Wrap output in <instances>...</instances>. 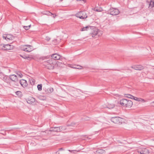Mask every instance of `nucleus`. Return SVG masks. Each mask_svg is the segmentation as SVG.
<instances>
[{"mask_svg":"<svg viewBox=\"0 0 154 154\" xmlns=\"http://www.w3.org/2000/svg\"><path fill=\"white\" fill-rule=\"evenodd\" d=\"M91 29V28L88 26H87L85 27H83L81 31H85L89 30Z\"/></svg>","mask_w":154,"mask_h":154,"instance_id":"nucleus-21","label":"nucleus"},{"mask_svg":"<svg viewBox=\"0 0 154 154\" xmlns=\"http://www.w3.org/2000/svg\"><path fill=\"white\" fill-rule=\"evenodd\" d=\"M27 58L26 59H27L28 60H30L31 59V58L29 56L27 57Z\"/></svg>","mask_w":154,"mask_h":154,"instance_id":"nucleus-39","label":"nucleus"},{"mask_svg":"<svg viewBox=\"0 0 154 154\" xmlns=\"http://www.w3.org/2000/svg\"><path fill=\"white\" fill-rule=\"evenodd\" d=\"M75 125V123L74 122H72L70 124H67L66 125L67 127H69V126H74Z\"/></svg>","mask_w":154,"mask_h":154,"instance_id":"nucleus-29","label":"nucleus"},{"mask_svg":"<svg viewBox=\"0 0 154 154\" xmlns=\"http://www.w3.org/2000/svg\"><path fill=\"white\" fill-rule=\"evenodd\" d=\"M10 79L12 81L14 82H17L18 81L17 76L15 75H10Z\"/></svg>","mask_w":154,"mask_h":154,"instance_id":"nucleus-12","label":"nucleus"},{"mask_svg":"<svg viewBox=\"0 0 154 154\" xmlns=\"http://www.w3.org/2000/svg\"><path fill=\"white\" fill-rule=\"evenodd\" d=\"M31 26V25L28 26H24L23 28L26 30H28L30 28Z\"/></svg>","mask_w":154,"mask_h":154,"instance_id":"nucleus-30","label":"nucleus"},{"mask_svg":"<svg viewBox=\"0 0 154 154\" xmlns=\"http://www.w3.org/2000/svg\"><path fill=\"white\" fill-rule=\"evenodd\" d=\"M109 13L112 15H116L118 14L120 12L118 9L116 8H110L108 11Z\"/></svg>","mask_w":154,"mask_h":154,"instance_id":"nucleus-5","label":"nucleus"},{"mask_svg":"<svg viewBox=\"0 0 154 154\" xmlns=\"http://www.w3.org/2000/svg\"><path fill=\"white\" fill-rule=\"evenodd\" d=\"M94 11H99L98 9H95Z\"/></svg>","mask_w":154,"mask_h":154,"instance_id":"nucleus-41","label":"nucleus"},{"mask_svg":"<svg viewBox=\"0 0 154 154\" xmlns=\"http://www.w3.org/2000/svg\"><path fill=\"white\" fill-rule=\"evenodd\" d=\"M57 132H60L61 131V126L57 127Z\"/></svg>","mask_w":154,"mask_h":154,"instance_id":"nucleus-35","label":"nucleus"},{"mask_svg":"<svg viewBox=\"0 0 154 154\" xmlns=\"http://www.w3.org/2000/svg\"><path fill=\"white\" fill-rule=\"evenodd\" d=\"M19 83L21 85L23 88H25L27 86L28 84L27 81L24 79H21L19 81Z\"/></svg>","mask_w":154,"mask_h":154,"instance_id":"nucleus-11","label":"nucleus"},{"mask_svg":"<svg viewBox=\"0 0 154 154\" xmlns=\"http://www.w3.org/2000/svg\"><path fill=\"white\" fill-rule=\"evenodd\" d=\"M50 131L57 132V127H51L49 130Z\"/></svg>","mask_w":154,"mask_h":154,"instance_id":"nucleus-23","label":"nucleus"},{"mask_svg":"<svg viewBox=\"0 0 154 154\" xmlns=\"http://www.w3.org/2000/svg\"><path fill=\"white\" fill-rule=\"evenodd\" d=\"M152 103H154V101H153V102H152Z\"/></svg>","mask_w":154,"mask_h":154,"instance_id":"nucleus-44","label":"nucleus"},{"mask_svg":"<svg viewBox=\"0 0 154 154\" xmlns=\"http://www.w3.org/2000/svg\"><path fill=\"white\" fill-rule=\"evenodd\" d=\"M50 38L48 37H46V40L47 41H49L50 40Z\"/></svg>","mask_w":154,"mask_h":154,"instance_id":"nucleus-37","label":"nucleus"},{"mask_svg":"<svg viewBox=\"0 0 154 154\" xmlns=\"http://www.w3.org/2000/svg\"><path fill=\"white\" fill-rule=\"evenodd\" d=\"M133 99L136 101H137L140 102H145V101L144 100V99L140 98H137L136 97H134V98Z\"/></svg>","mask_w":154,"mask_h":154,"instance_id":"nucleus-18","label":"nucleus"},{"mask_svg":"<svg viewBox=\"0 0 154 154\" xmlns=\"http://www.w3.org/2000/svg\"><path fill=\"white\" fill-rule=\"evenodd\" d=\"M97 34L98 29L95 28L91 33L92 36L93 37H94L96 36L97 35Z\"/></svg>","mask_w":154,"mask_h":154,"instance_id":"nucleus-16","label":"nucleus"},{"mask_svg":"<svg viewBox=\"0 0 154 154\" xmlns=\"http://www.w3.org/2000/svg\"><path fill=\"white\" fill-rule=\"evenodd\" d=\"M22 92L20 91H18L16 92V95L20 96Z\"/></svg>","mask_w":154,"mask_h":154,"instance_id":"nucleus-34","label":"nucleus"},{"mask_svg":"<svg viewBox=\"0 0 154 154\" xmlns=\"http://www.w3.org/2000/svg\"><path fill=\"white\" fill-rule=\"evenodd\" d=\"M69 151H70L71 153H76L78 152H79V151H77L76 150H69Z\"/></svg>","mask_w":154,"mask_h":154,"instance_id":"nucleus-33","label":"nucleus"},{"mask_svg":"<svg viewBox=\"0 0 154 154\" xmlns=\"http://www.w3.org/2000/svg\"><path fill=\"white\" fill-rule=\"evenodd\" d=\"M49 57L42 56L39 59L43 61H44L42 62V63L44 66L45 68L48 69H54V66L53 65V62L52 60L51 59L47 60H45L47 59Z\"/></svg>","mask_w":154,"mask_h":154,"instance_id":"nucleus-1","label":"nucleus"},{"mask_svg":"<svg viewBox=\"0 0 154 154\" xmlns=\"http://www.w3.org/2000/svg\"><path fill=\"white\" fill-rule=\"evenodd\" d=\"M126 97H128V98H131V99H134V96L130 94H127V96Z\"/></svg>","mask_w":154,"mask_h":154,"instance_id":"nucleus-28","label":"nucleus"},{"mask_svg":"<svg viewBox=\"0 0 154 154\" xmlns=\"http://www.w3.org/2000/svg\"><path fill=\"white\" fill-rule=\"evenodd\" d=\"M45 14H47L48 15H53V17L54 18H55V17L56 16V15H54V14H52L49 11L47 12V13H45Z\"/></svg>","mask_w":154,"mask_h":154,"instance_id":"nucleus-26","label":"nucleus"},{"mask_svg":"<svg viewBox=\"0 0 154 154\" xmlns=\"http://www.w3.org/2000/svg\"><path fill=\"white\" fill-rule=\"evenodd\" d=\"M131 68L137 70H141L143 69L144 68L143 66L139 65L132 66H131Z\"/></svg>","mask_w":154,"mask_h":154,"instance_id":"nucleus-10","label":"nucleus"},{"mask_svg":"<svg viewBox=\"0 0 154 154\" xmlns=\"http://www.w3.org/2000/svg\"><path fill=\"white\" fill-rule=\"evenodd\" d=\"M123 119L119 117L116 116L111 118V121L115 124H122Z\"/></svg>","mask_w":154,"mask_h":154,"instance_id":"nucleus-3","label":"nucleus"},{"mask_svg":"<svg viewBox=\"0 0 154 154\" xmlns=\"http://www.w3.org/2000/svg\"><path fill=\"white\" fill-rule=\"evenodd\" d=\"M29 82L31 85H34L35 80L34 79L31 78L29 79Z\"/></svg>","mask_w":154,"mask_h":154,"instance_id":"nucleus-19","label":"nucleus"},{"mask_svg":"<svg viewBox=\"0 0 154 154\" xmlns=\"http://www.w3.org/2000/svg\"><path fill=\"white\" fill-rule=\"evenodd\" d=\"M63 148H60V149H59V150H63Z\"/></svg>","mask_w":154,"mask_h":154,"instance_id":"nucleus-43","label":"nucleus"},{"mask_svg":"<svg viewBox=\"0 0 154 154\" xmlns=\"http://www.w3.org/2000/svg\"><path fill=\"white\" fill-rule=\"evenodd\" d=\"M120 104L122 106L130 108L133 105V102L130 100L127 99H123L120 101Z\"/></svg>","mask_w":154,"mask_h":154,"instance_id":"nucleus-2","label":"nucleus"},{"mask_svg":"<svg viewBox=\"0 0 154 154\" xmlns=\"http://www.w3.org/2000/svg\"><path fill=\"white\" fill-rule=\"evenodd\" d=\"M51 57L52 59L55 60H59L60 59V56L57 54H54L51 55Z\"/></svg>","mask_w":154,"mask_h":154,"instance_id":"nucleus-14","label":"nucleus"},{"mask_svg":"<svg viewBox=\"0 0 154 154\" xmlns=\"http://www.w3.org/2000/svg\"><path fill=\"white\" fill-rule=\"evenodd\" d=\"M56 154H59V153L58 151H57L56 152Z\"/></svg>","mask_w":154,"mask_h":154,"instance_id":"nucleus-42","label":"nucleus"},{"mask_svg":"<svg viewBox=\"0 0 154 154\" xmlns=\"http://www.w3.org/2000/svg\"><path fill=\"white\" fill-rule=\"evenodd\" d=\"M97 154H103L105 152V151L102 149H99L97 150L96 152Z\"/></svg>","mask_w":154,"mask_h":154,"instance_id":"nucleus-17","label":"nucleus"},{"mask_svg":"<svg viewBox=\"0 0 154 154\" xmlns=\"http://www.w3.org/2000/svg\"><path fill=\"white\" fill-rule=\"evenodd\" d=\"M14 46L8 44L3 45L2 49L3 50H8L12 49Z\"/></svg>","mask_w":154,"mask_h":154,"instance_id":"nucleus-7","label":"nucleus"},{"mask_svg":"<svg viewBox=\"0 0 154 154\" xmlns=\"http://www.w3.org/2000/svg\"><path fill=\"white\" fill-rule=\"evenodd\" d=\"M61 1H63V0H60Z\"/></svg>","mask_w":154,"mask_h":154,"instance_id":"nucleus-45","label":"nucleus"},{"mask_svg":"<svg viewBox=\"0 0 154 154\" xmlns=\"http://www.w3.org/2000/svg\"><path fill=\"white\" fill-rule=\"evenodd\" d=\"M17 75L20 78H21L23 76V75L21 73L18 74L17 73Z\"/></svg>","mask_w":154,"mask_h":154,"instance_id":"nucleus-36","label":"nucleus"},{"mask_svg":"<svg viewBox=\"0 0 154 154\" xmlns=\"http://www.w3.org/2000/svg\"><path fill=\"white\" fill-rule=\"evenodd\" d=\"M69 127H66V128H69V130H70V131H71L72 130V129H73V128H69Z\"/></svg>","mask_w":154,"mask_h":154,"instance_id":"nucleus-40","label":"nucleus"},{"mask_svg":"<svg viewBox=\"0 0 154 154\" xmlns=\"http://www.w3.org/2000/svg\"><path fill=\"white\" fill-rule=\"evenodd\" d=\"M72 68L78 69H82V67L80 66H75L72 67Z\"/></svg>","mask_w":154,"mask_h":154,"instance_id":"nucleus-27","label":"nucleus"},{"mask_svg":"<svg viewBox=\"0 0 154 154\" xmlns=\"http://www.w3.org/2000/svg\"><path fill=\"white\" fill-rule=\"evenodd\" d=\"M37 88L38 91H41L42 89V84L38 85H37Z\"/></svg>","mask_w":154,"mask_h":154,"instance_id":"nucleus-25","label":"nucleus"},{"mask_svg":"<svg viewBox=\"0 0 154 154\" xmlns=\"http://www.w3.org/2000/svg\"><path fill=\"white\" fill-rule=\"evenodd\" d=\"M137 152L141 154H149V153L148 149L146 148H139L138 149Z\"/></svg>","mask_w":154,"mask_h":154,"instance_id":"nucleus-6","label":"nucleus"},{"mask_svg":"<svg viewBox=\"0 0 154 154\" xmlns=\"http://www.w3.org/2000/svg\"><path fill=\"white\" fill-rule=\"evenodd\" d=\"M115 106V105L113 104H109L108 105L107 108L109 109L113 108Z\"/></svg>","mask_w":154,"mask_h":154,"instance_id":"nucleus-24","label":"nucleus"},{"mask_svg":"<svg viewBox=\"0 0 154 154\" xmlns=\"http://www.w3.org/2000/svg\"><path fill=\"white\" fill-rule=\"evenodd\" d=\"M35 101V99L32 97H30L27 100V103L30 104H32Z\"/></svg>","mask_w":154,"mask_h":154,"instance_id":"nucleus-15","label":"nucleus"},{"mask_svg":"<svg viewBox=\"0 0 154 154\" xmlns=\"http://www.w3.org/2000/svg\"><path fill=\"white\" fill-rule=\"evenodd\" d=\"M149 7L151 8L154 7V0H150L149 2Z\"/></svg>","mask_w":154,"mask_h":154,"instance_id":"nucleus-20","label":"nucleus"},{"mask_svg":"<svg viewBox=\"0 0 154 154\" xmlns=\"http://www.w3.org/2000/svg\"><path fill=\"white\" fill-rule=\"evenodd\" d=\"M3 80L6 82H8V79L7 78V77L6 76H4L3 78Z\"/></svg>","mask_w":154,"mask_h":154,"instance_id":"nucleus-32","label":"nucleus"},{"mask_svg":"<svg viewBox=\"0 0 154 154\" xmlns=\"http://www.w3.org/2000/svg\"><path fill=\"white\" fill-rule=\"evenodd\" d=\"M77 17L80 19H84L86 18L87 16L86 12L85 11H80L75 14Z\"/></svg>","mask_w":154,"mask_h":154,"instance_id":"nucleus-4","label":"nucleus"},{"mask_svg":"<svg viewBox=\"0 0 154 154\" xmlns=\"http://www.w3.org/2000/svg\"><path fill=\"white\" fill-rule=\"evenodd\" d=\"M21 56L23 57V58L24 59H26V58H27V57L26 56H21Z\"/></svg>","mask_w":154,"mask_h":154,"instance_id":"nucleus-38","label":"nucleus"},{"mask_svg":"<svg viewBox=\"0 0 154 154\" xmlns=\"http://www.w3.org/2000/svg\"><path fill=\"white\" fill-rule=\"evenodd\" d=\"M3 38L8 41L10 40H12L14 38V37L10 34L4 35L3 36Z\"/></svg>","mask_w":154,"mask_h":154,"instance_id":"nucleus-8","label":"nucleus"},{"mask_svg":"<svg viewBox=\"0 0 154 154\" xmlns=\"http://www.w3.org/2000/svg\"><path fill=\"white\" fill-rule=\"evenodd\" d=\"M61 131H64L65 130H66L67 131H69L70 130L68 128H67L66 127V126H61Z\"/></svg>","mask_w":154,"mask_h":154,"instance_id":"nucleus-22","label":"nucleus"},{"mask_svg":"<svg viewBox=\"0 0 154 154\" xmlns=\"http://www.w3.org/2000/svg\"><path fill=\"white\" fill-rule=\"evenodd\" d=\"M103 32L101 31H100L98 29V34L97 35L100 36L101 35L103 34Z\"/></svg>","mask_w":154,"mask_h":154,"instance_id":"nucleus-31","label":"nucleus"},{"mask_svg":"<svg viewBox=\"0 0 154 154\" xmlns=\"http://www.w3.org/2000/svg\"><path fill=\"white\" fill-rule=\"evenodd\" d=\"M23 50L24 51L30 52L32 50V48L31 45H27L24 46Z\"/></svg>","mask_w":154,"mask_h":154,"instance_id":"nucleus-9","label":"nucleus"},{"mask_svg":"<svg viewBox=\"0 0 154 154\" xmlns=\"http://www.w3.org/2000/svg\"><path fill=\"white\" fill-rule=\"evenodd\" d=\"M43 90H44L45 91L46 93H51L53 91L54 89L52 88H48L45 87L43 88Z\"/></svg>","mask_w":154,"mask_h":154,"instance_id":"nucleus-13","label":"nucleus"}]
</instances>
